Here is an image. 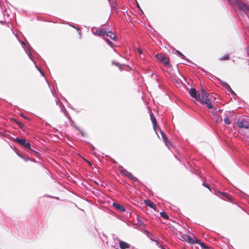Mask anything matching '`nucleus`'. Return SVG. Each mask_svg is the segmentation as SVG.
<instances>
[{
    "instance_id": "8",
    "label": "nucleus",
    "mask_w": 249,
    "mask_h": 249,
    "mask_svg": "<svg viewBox=\"0 0 249 249\" xmlns=\"http://www.w3.org/2000/svg\"><path fill=\"white\" fill-rule=\"evenodd\" d=\"M184 237H183V240L187 241L189 244H195L196 239H197L196 238H194V239H192L191 236L188 235H184Z\"/></svg>"
},
{
    "instance_id": "5",
    "label": "nucleus",
    "mask_w": 249,
    "mask_h": 249,
    "mask_svg": "<svg viewBox=\"0 0 249 249\" xmlns=\"http://www.w3.org/2000/svg\"><path fill=\"white\" fill-rule=\"evenodd\" d=\"M121 172L129 179L135 182L137 180V178L135 177L131 173L128 172L126 170L121 171Z\"/></svg>"
},
{
    "instance_id": "16",
    "label": "nucleus",
    "mask_w": 249,
    "mask_h": 249,
    "mask_svg": "<svg viewBox=\"0 0 249 249\" xmlns=\"http://www.w3.org/2000/svg\"><path fill=\"white\" fill-rule=\"evenodd\" d=\"M160 215L161 216V217H162V218H163L165 219H168L169 218L168 216L165 212H161L160 213Z\"/></svg>"
},
{
    "instance_id": "11",
    "label": "nucleus",
    "mask_w": 249,
    "mask_h": 249,
    "mask_svg": "<svg viewBox=\"0 0 249 249\" xmlns=\"http://www.w3.org/2000/svg\"><path fill=\"white\" fill-rule=\"evenodd\" d=\"M119 245L121 249H129L130 248V245L127 244V243L120 240L119 241Z\"/></svg>"
},
{
    "instance_id": "18",
    "label": "nucleus",
    "mask_w": 249,
    "mask_h": 249,
    "mask_svg": "<svg viewBox=\"0 0 249 249\" xmlns=\"http://www.w3.org/2000/svg\"><path fill=\"white\" fill-rule=\"evenodd\" d=\"M104 39L107 41L108 45H109L111 47L112 46L113 43L111 41H110L107 38H104Z\"/></svg>"
},
{
    "instance_id": "15",
    "label": "nucleus",
    "mask_w": 249,
    "mask_h": 249,
    "mask_svg": "<svg viewBox=\"0 0 249 249\" xmlns=\"http://www.w3.org/2000/svg\"><path fill=\"white\" fill-rule=\"evenodd\" d=\"M195 242V243L200 245L202 249H206L207 248L205 244L203 242H201L199 239H196Z\"/></svg>"
},
{
    "instance_id": "13",
    "label": "nucleus",
    "mask_w": 249,
    "mask_h": 249,
    "mask_svg": "<svg viewBox=\"0 0 249 249\" xmlns=\"http://www.w3.org/2000/svg\"><path fill=\"white\" fill-rule=\"evenodd\" d=\"M107 30L105 29H102L99 31H96L95 34L99 36H105L107 34Z\"/></svg>"
},
{
    "instance_id": "31",
    "label": "nucleus",
    "mask_w": 249,
    "mask_h": 249,
    "mask_svg": "<svg viewBox=\"0 0 249 249\" xmlns=\"http://www.w3.org/2000/svg\"><path fill=\"white\" fill-rule=\"evenodd\" d=\"M22 115V116H23V117H24V118H26L25 117V116H23V115Z\"/></svg>"
},
{
    "instance_id": "10",
    "label": "nucleus",
    "mask_w": 249,
    "mask_h": 249,
    "mask_svg": "<svg viewBox=\"0 0 249 249\" xmlns=\"http://www.w3.org/2000/svg\"><path fill=\"white\" fill-rule=\"evenodd\" d=\"M150 117H151V121H152L154 129L155 131H156V132H157L156 129H157V127H158L157 122V120H156V118H155V117L152 113H151L150 114Z\"/></svg>"
},
{
    "instance_id": "30",
    "label": "nucleus",
    "mask_w": 249,
    "mask_h": 249,
    "mask_svg": "<svg viewBox=\"0 0 249 249\" xmlns=\"http://www.w3.org/2000/svg\"><path fill=\"white\" fill-rule=\"evenodd\" d=\"M138 7L139 9H140V6L139 5H138Z\"/></svg>"
},
{
    "instance_id": "28",
    "label": "nucleus",
    "mask_w": 249,
    "mask_h": 249,
    "mask_svg": "<svg viewBox=\"0 0 249 249\" xmlns=\"http://www.w3.org/2000/svg\"><path fill=\"white\" fill-rule=\"evenodd\" d=\"M248 55L249 56V49L247 50Z\"/></svg>"
},
{
    "instance_id": "22",
    "label": "nucleus",
    "mask_w": 249,
    "mask_h": 249,
    "mask_svg": "<svg viewBox=\"0 0 249 249\" xmlns=\"http://www.w3.org/2000/svg\"><path fill=\"white\" fill-rule=\"evenodd\" d=\"M30 151L34 152L36 156H37L39 155V153L38 152L36 151L35 150H34L33 149H32V150H30Z\"/></svg>"
},
{
    "instance_id": "26",
    "label": "nucleus",
    "mask_w": 249,
    "mask_h": 249,
    "mask_svg": "<svg viewBox=\"0 0 249 249\" xmlns=\"http://www.w3.org/2000/svg\"><path fill=\"white\" fill-rule=\"evenodd\" d=\"M222 195L227 197L228 198H229V197L228 196L227 194L226 193H221Z\"/></svg>"
},
{
    "instance_id": "6",
    "label": "nucleus",
    "mask_w": 249,
    "mask_h": 249,
    "mask_svg": "<svg viewBox=\"0 0 249 249\" xmlns=\"http://www.w3.org/2000/svg\"><path fill=\"white\" fill-rule=\"evenodd\" d=\"M236 4L240 9L242 10L243 11H245L248 7L246 4L240 0H236Z\"/></svg>"
},
{
    "instance_id": "23",
    "label": "nucleus",
    "mask_w": 249,
    "mask_h": 249,
    "mask_svg": "<svg viewBox=\"0 0 249 249\" xmlns=\"http://www.w3.org/2000/svg\"><path fill=\"white\" fill-rule=\"evenodd\" d=\"M177 53L182 57L183 58L184 57V55L182 54L180 52L178 51H177Z\"/></svg>"
},
{
    "instance_id": "29",
    "label": "nucleus",
    "mask_w": 249,
    "mask_h": 249,
    "mask_svg": "<svg viewBox=\"0 0 249 249\" xmlns=\"http://www.w3.org/2000/svg\"><path fill=\"white\" fill-rule=\"evenodd\" d=\"M116 65L117 66H120V65L119 63H116Z\"/></svg>"
},
{
    "instance_id": "17",
    "label": "nucleus",
    "mask_w": 249,
    "mask_h": 249,
    "mask_svg": "<svg viewBox=\"0 0 249 249\" xmlns=\"http://www.w3.org/2000/svg\"><path fill=\"white\" fill-rule=\"evenodd\" d=\"M229 55L228 54H226L224 57H222L220 58V60H229Z\"/></svg>"
},
{
    "instance_id": "19",
    "label": "nucleus",
    "mask_w": 249,
    "mask_h": 249,
    "mask_svg": "<svg viewBox=\"0 0 249 249\" xmlns=\"http://www.w3.org/2000/svg\"><path fill=\"white\" fill-rule=\"evenodd\" d=\"M224 122L226 124H231V121H230V120L228 118H225L224 119Z\"/></svg>"
},
{
    "instance_id": "4",
    "label": "nucleus",
    "mask_w": 249,
    "mask_h": 249,
    "mask_svg": "<svg viewBox=\"0 0 249 249\" xmlns=\"http://www.w3.org/2000/svg\"><path fill=\"white\" fill-rule=\"evenodd\" d=\"M237 125L240 128L248 129V127L249 126V119L238 120Z\"/></svg>"
},
{
    "instance_id": "20",
    "label": "nucleus",
    "mask_w": 249,
    "mask_h": 249,
    "mask_svg": "<svg viewBox=\"0 0 249 249\" xmlns=\"http://www.w3.org/2000/svg\"><path fill=\"white\" fill-rule=\"evenodd\" d=\"M244 12L248 16H249V7H248L247 8V9L245 10V11Z\"/></svg>"
},
{
    "instance_id": "12",
    "label": "nucleus",
    "mask_w": 249,
    "mask_h": 249,
    "mask_svg": "<svg viewBox=\"0 0 249 249\" xmlns=\"http://www.w3.org/2000/svg\"><path fill=\"white\" fill-rule=\"evenodd\" d=\"M144 203L145 205L149 206V207L151 208L152 209L156 210V206L155 205V204L151 202L150 200H145Z\"/></svg>"
},
{
    "instance_id": "32",
    "label": "nucleus",
    "mask_w": 249,
    "mask_h": 249,
    "mask_svg": "<svg viewBox=\"0 0 249 249\" xmlns=\"http://www.w3.org/2000/svg\"><path fill=\"white\" fill-rule=\"evenodd\" d=\"M109 1H110V0H108Z\"/></svg>"
},
{
    "instance_id": "14",
    "label": "nucleus",
    "mask_w": 249,
    "mask_h": 249,
    "mask_svg": "<svg viewBox=\"0 0 249 249\" xmlns=\"http://www.w3.org/2000/svg\"><path fill=\"white\" fill-rule=\"evenodd\" d=\"M106 36L109 37L113 40L116 41L117 40L116 36L111 31L107 32Z\"/></svg>"
},
{
    "instance_id": "3",
    "label": "nucleus",
    "mask_w": 249,
    "mask_h": 249,
    "mask_svg": "<svg viewBox=\"0 0 249 249\" xmlns=\"http://www.w3.org/2000/svg\"><path fill=\"white\" fill-rule=\"evenodd\" d=\"M156 57L158 60L163 63L165 66H169V59L168 57H166L165 54L161 53H158L157 54Z\"/></svg>"
},
{
    "instance_id": "2",
    "label": "nucleus",
    "mask_w": 249,
    "mask_h": 249,
    "mask_svg": "<svg viewBox=\"0 0 249 249\" xmlns=\"http://www.w3.org/2000/svg\"><path fill=\"white\" fill-rule=\"evenodd\" d=\"M14 141L26 149H28L29 150H32L30 143L27 142L25 139L17 138L14 139Z\"/></svg>"
},
{
    "instance_id": "27",
    "label": "nucleus",
    "mask_w": 249,
    "mask_h": 249,
    "mask_svg": "<svg viewBox=\"0 0 249 249\" xmlns=\"http://www.w3.org/2000/svg\"><path fill=\"white\" fill-rule=\"evenodd\" d=\"M81 133L83 137L85 136V134L84 133V132L83 131H81Z\"/></svg>"
},
{
    "instance_id": "9",
    "label": "nucleus",
    "mask_w": 249,
    "mask_h": 249,
    "mask_svg": "<svg viewBox=\"0 0 249 249\" xmlns=\"http://www.w3.org/2000/svg\"><path fill=\"white\" fill-rule=\"evenodd\" d=\"M113 206L116 209H117V210L121 212H124L125 211V209L124 208V206H123L122 205L117 203H113Z\"/></svg>"
},
{
    "instance_id": "25",
    "label": "nucleus",
    "mask_w": 249,
    "mask_h": 249,
    "mask_svg": "<svg viewBox=\"0 0 249 249\" xmlns=\"http://www.w3.org/2000/svg\"><path fill=\"white\" fill-rule=\"evenodd\" d=\"M137 50L140 54H141L142 53V51L141 49H140V48H138Z\"/></svg>"
},
{
    "instance_id": "24",
    "label": "nucleus",
    "mask_w": 249,
    "mask_h": 249,
    "mask_svg": "<svg viewBox=\"0 0 249 249\" xmlns=\"http://www.w3.org/2000/svg\"><path fill=\"white\" fill-rule=\"evenodd\" d=\"M203 185L204 186H205V187H207V188H208V189L210 190V191H211V189H210V188L209 186L207 184H205V183H203Z\"/></svg>"
},
{
    "instance_id": "21",
    "label": "nucleus",
    "mask_w": 249,
    "mask_h": 249,
    "mask_svg": "<svg viewBox=\"0 0 249 249\" xmlns=\"http://www.w3.org/2000/svg\"><path fill=\"white\" fill-rule=\"evenodd\" d=\"M18 125L20 127V128H22L23 126V124L21 123V122H17Z\"/></svg>"
},
{
    "instance_id": "1",
    "label": "nucleus",
    "mask_w": 249,
    "mask_h": 249,
    "mask_svg": "<svg viewBox=\"0 0 249 249\" xmlns=\"http://www.w3.org/2000/svg\"><path fill=\"white\" fill-rule=\"evenodd\" d=\"M189 93L191 97L196 100L200 101L202 104H205L208 108H213L211 99L209 97L210 95L202 88H201L199 93H197L196 89L191 88Z\"/></svg>"
},
{
    "instance_id": "7",
    "label": "nucleus",
    "mask_w": 249,
    "mask_h": 249,
    "mask_svg": "<svg viewBox=\"0 0 249 249\" xmlns=\"http://www.w3.org/2000/svg\"><path fill=\"white\" fill-rule=\"evenodd\" d=\"M160 134L161 135L162 138L165 144V145L169 147V145H171V142L168 140V138L166 137L165 134L161 130H160Z\"/></svg>"
}]
</instances>
